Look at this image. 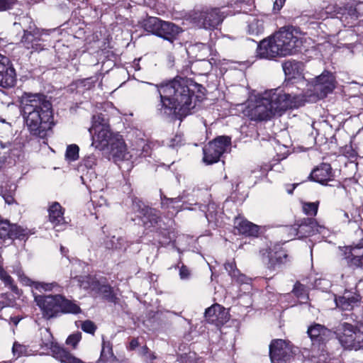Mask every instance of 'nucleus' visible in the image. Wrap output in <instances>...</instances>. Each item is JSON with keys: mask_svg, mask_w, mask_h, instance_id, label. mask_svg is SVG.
<instances>
[{"mask_svg": "<svg viewBox=\"0 0 363 363\" xmlns=\"http://www.w3.org/2000/svg\"><path fill=\"white\" fill-rule=\"evenodd\" d=\"M303 102L304 97L301 94L272 89L250 97L243 112L250 120L267 121L275 116H281L288 109L301 106Z\"/></svg>", "mask_w": 363, "mask_h": 363, "instance_id": "f257e3e1", "label": "nucleus"}, {"mask_svg": "<svg viewBox=\"0 0 363 363\" xmlns=\"http://www.w3.org/2000/svg\"><path fill=\"white\" fill-rule=\"evenodd\" d=\"M162 107L187 115L195 107L196 100L202 97V86L184 78H175L165 84L155 85Z\"/></svg>", "mask_w": 363, "mask_h": 363, "instance_id": "f03ea898", "label": "nucleus"}, {"mask_svg": "<svg viewBox=\"0 0 363 363\" xmlns=\"http://www.w3.org/2000/svg\"><path fill=\"white\" fill-rule=\"evenodd\" d=\"M21 108L24 125L30 135L43 138L55 125L52 104L45 95L24 93Z\"/></svg>", "mask_w": 363, "mask_h": 363, "instance_id": "7ed1b4c3", "label": "nucleus"}, {"mask_svg": "<svg viewBox=\"0 0 363 363\" xmlns=\"http://www.w3.org/2000/svg\"><path fill=\"white\" fill-rule=\"evenodd\" d=\"M301 45L302 40L298 31L292 26H286L262 40L258 45L257 55L262 59L290 55L296 52Z\"/></svg>", "mask_w": 363, "mask_h": 363, "instance_id": "20e7f679", "label": "nucleus"}, {"mask_svg": "<svg viewBox=\"0 0 363 363\" xmlns=\"http://www.w3.org/2000/svg\"><path fill=\"white\" fill-rule=\"evenodd\" d=\"M92 137V145L96 148L104 150L114 142L118 133H114L110 128L108 123L101 114L92 116V125L89 128Z\"/></svg>", "mask_w": 363, "mask_h": 363, "instance_id": "39448f33", "label": "nucleus"}, {"mask_svg": "<svg viewBox=\"0 0 363 363\" xmlns=\"http://www.w3.org/2000/svg\"><path fill=\"white\" fill-rule=\"evenodd\" d=\"M231 139L228 136H219L208 143L203 148V160L206 164L217 162L220 156L230 148Z\"/></svg>", "mask_w": 363, "mask_h": 363, "instance_id": "423d86ee", "label": "nucleus"}, {"mask_svg": "<svg viewBox=\"0 0 363 363\" xmlns=\"http://www.w3.org/2000/svg\"><path fill=\"white\" fill-rule=\"evenodd\" d=\"M292 236H298L299 238L309 237L317 233L325 236L328 230L323 225H320L313 218H304L293 226L286 228Z\"/></svg>", "mask_w": 363, "mask_h": 363, "instance_id": "0eeeda50", "label": "nucleus"}, {"mask_svg": "<svg viewBox=\"0 0 363 363\" xmlns=\"http://www.w3.org/2000/svg\"><path fill=\"white\" fill-rule=\"evenodd\" d=\"M61 295H35L34 300L40 308L43 317L47 320L60 315Z\"/></svg>", "mask_w": 363, "mask_h": 363, "instance_id": "6e6552de", "label": "nucleus"}, {"mask_svg": "<svg viewBox=\"0 0 363 363\" xmlns=\"http://www.w3.org/2000/svg\"><path fill=\"white\" fill-rule=\"evenodd\" d=\"M339 249L349 267L363 269V242L340 247Z\"/></svg>", "mask_w": 363, "mask_h": 363, "instance_id": "1a4fd4ad", "label": "nucleus"}, {"mask_svg": "<svg viewBox=\"0 0 363 363\" xmlns=\"http://www.w3.org/2000/svg\"><path fill=\"white\" fill-rule=\"evenodd\" d=\"M269 356L272 363H288L292 357L291 346L284 340H274L269 345Z\"/></svg>", "mask_w": 363, "mask_h": 363, "instance_id": "9d476101", "label": "nucleus"}, {"mask_svg": "<svg viewBox=\"0 0 363 363\" xmlns=\"http://www.w3.org/2000/svg\"><path fill=\"white\" fill-rule=\"evenodd\" d=\"M43 35H48V32L40 30L35 26H30L28 30H24L21 43L25 48L31 50V52L41 51L44 48L40 42L43 40Z\"/></svg>", "mask_w": 363, "mask_h": 363, "instance_id": "9b49d317", "label": "nucleus"}, {"mask_svg": "<svg viewBox=\"0 0 363 363\" xmlns=\"http://www.w3.org/2000/svg\"><path fill=\"white\" fill-rule=\"evenodd\" d=\"M225 17V12H221L218 8L205 9L200 13L199 23L205 29H214L223 22Z\"/></svg>", "mask_w": 363, "mask_h": 363, "instance_id": "f8f14e48", "label": "nucleus"}, {"mask_svg": "<svg viewBox=\"0 0 363 363\" xmlns=\"http://www.w3.org/2000/svg\"><path fill=\"white\" fill-rule=\"evenodd\" d=\"M336 335L343 347L352 350L358 335V328L350 323H344L337 327Z\"/></svg>", "mask_w": 363, "mask_h": 363, "instance_id": "ddd939ff", "label": "nucleus"}, {"mask_svg": "<svg viewBox=\"0 0 363 363\" xmlns=\"http://www.w3.org/2000/svg\"><path fill=\"white\" fill-rule=\"evenodd\" d=\"M307 333L313 347L323 350V347L333 336L332 332L324 325L314 323L308 327Z\"/></svg>", "mask_w": 363, "mask_h": 363, "instance_id": "4468645a", "label": "nucleus"}, {"mask_svg": "<svg viewBox=\"0 0 363 363\" xmlns=\"http://www.w3.org/2000/svg\"><path fill=\"white\" fill-rule=\"evenodd\" d=\"M28 235L27 229L16 224H11L8 220L3 219L0 216V238L1 240L24 239Z\"/></svg>", "mask_w": 363, "mask_h": 363, "instance_id": "2eb2a0df", "label": "nucleus"}, {"mask_svg": "<svg viewBox=\"0 0 363 363\" xmlns=\"http://www.w3.org/2000/svg\"><path fill=\"white\" fill-rule=\"evenodd\" d=\"M109 154L113 162L119 166L121 162H129L132 157L121 135L120 136H116L114 142L110 145Z\"/></svg>", "mask_w": 363, "mask_h": 363, "instance_id": "dca6fc26", "label": "nucleus"}, {"mask_svg": "<svg viewBox=\"0 0 363 363\" xmlns=\"http://www.w3.org/2000/svg\"><path fill=\"white\" fill-rule=\"evenodd\" d=\"M48 211L49 220L57 230H62L68 225L64 217V208L58 202L51 203Z\"/></svg>", "mask_w": 363, "mask_h": 363, "instance_id": "f3484780", "label": "nucleus"}, {"mask_svg": "<svg viewBox=\"0 0 363 363\" xmlns=\"http://www.w3.org/2000/svg\"><path fill=\"white\" fill-rule=\"evenodd\" d=\"M335 87L334 76L329 72H323L316 77L314 88L316 91H320L323 96L333 91Z\"/></svg>", "mask_w": 363, "mask_h": 363, "instance_id": "a211bd4d", "label": "nucleus"}, {"mask_svg": "<svg viewBox=\"0 0 363 363\" xmlns=\"http://www.w3.org/2000/svg\"><path fill=\"white\" fill-rule=\"evenodd\" d=\"M333 177L334 175L330 164L322 163L313 169L309 178L313 182L326 185L328 182L333 179Z\"/></svg>", "mask_w": 363, "mask_h": 363, "instance_id": "6ab92c4d", "label": "nucleus"}, {"mask_svg": "<svg viewBox=\"0 0 363 363\" xmlns=\"http://www.w3.org/2000/svg\"><path fill=\"white\" fill-rule=\"evenodd\" d=\"M227 312L225 308L216 303L208 308L204 313L206 319L209 323H223L228 320Z\"/></svg>", "mask_w": 363, "mask_h": 363, "instance_id": "aec40b11", "label": "nucleus"}, {"mask_svg": "<svg viewBox=\"0 0 363 363\" xmlns=\"http://www.w3.org/2000/svg\"><path fill=\"white\" fill-rule=\"evenodd\" d=\"M182 31V28L173 23L162 21L157 35L173 43Z\"/></svg>", "mask_w": 363, "mask_h": 363, "instance_id": "412c9836", "label": "nucleus"}, {"mask_svg": "<svg viewBox=\"0 0 363 363\" xmlns=\"http://www.w3.org/2000/svg\"><path fill=\"white\" fill-rule=\"evenodd\" d=\"M234 227L239 233L247 236H257L259 233V226L248 221L241 216L236 217L234 220Z\"/></svg>", "mask_w": 363, "mask_h": 363, "instance_id": "4be33fe9", "label": "nucleus"}, {"mask_svg": "<svg viewBox=\"0 0 363 363\" xmlns=\"http://www.w3.org/2000/svg\"><path fill=\"white\" fill-rule=\"evenodd\" d=\"M337 307L343 311H350L359 301V296L350 292H345L341 296L335 298Z\"/></svg>", "mask_w": 363, "mask_h": 363, "instance_id": "5701e85b", "label": "nucleus"}, {"mask_svg": "<svg viewBox=\"0 0 363 363\" xmlns=\"http://www.w3.org/2000/svg\"><path fill=\"white\" fill-rule=\"evenodd\" d=\"M16 83V73L13 66L11 65L6 67L4 70L0 72V87L9 89L13 87Z\"/></svg>", "mask_w": 363, "mask_h": 363, "instance_id": "b1692460", "label": "nucleus"}, {"mask_svg": "<svg viewBox=\"0 0 363 363\" xmlns=\"http://www.w3.org/2000/svg\"><path fill=\"white\" fill-rule=\"evenodd\" d=\"M133 208L134 209L138 208V211L139 214L138 216L143 220L145 225H147V222H150L151 225L157 222L158 218L155 213V210L144 205L141 208L139 203L134 204Z\"/></svg>", "mask_w": 363, "mask_h": 363, "instance_id": "393cba45", "label": "nucleus"}, {"mask_svg": "<svg viewBox=\"0 0 363 363\" xmlns=\"http://www.w3.org/2000/svg\"><path fill=\"white\" fill-rule=\"evenodd\" d=\"M60 315L62 313L77 315L82 313V309L77 301L67 299L62 296L60 299Z\"/></svg>", "mask_w": 363, "mask_h": 363, "instance_id": "a878e982", "label": "nucleus"}, {"mask_svg": "<svg viewBox=\"0 0 363 363\" xmlns=\"http://www.w3.org/2000/svg\"><path fill=\"white\" fill-rule=\"evenodd\" d=\"M264 30V22L257 17H251L248 20V33L252 35H259Z\"/></svg>", "mask_w": 363, "mask_h": 363, "instance_id": "bb28decb", "label": "nucleus"}, {"mask_svg": "<svg viewBox=\"0 0 363 363\" xmlns=\"http://www.w3.org/2000/svg\"><path fill=\"white\" fill-rule=\"evenodd\" d=\"M161 21L162 20L157 17H149L144 21L143 28L146 31L157 35Z\"/></svg>", "mask_w": 363, "mask_h": 363, "instance_id": "cd10ccee", "label": "nucleus"}, {"mask_svg": "<svg viewBox=\"0 0 363 363\" xmlns=\"http://www.w3.org/2000/svg\"><path fill=\"white\" fill-rule=\"evenodd\" d=\"M299 67L298 62L288 61L283 64L284 72L289 79L295 78L299 74Z\"/></svg>", "mask_w": 363, "mask_h": 363, "instance_id": "c85d7f7f", "label": "nucleus"}, {"mask_svg": "<svg viewBox=\"0 0 363 363\" xmlns=\"http://www.w3.org/2000/svg\"><path fill=\"white\" fill-rule=\"evenodd\" d=\"M114 357L112 345L109 341L103 340L101 352V360L103 362H108Z\"/></svg>", "mask_w": 363, "mask_h": 363, "instance_id": "c756f323", "label": "nucleus"}, {"mask_svg": "<svg viewBox=\"0 0 363 363\" xmlns=\"http://www.w3.org/2000/svg\"><path fill=\"white\" fill-rule=\"evenodd\" d=\"M0 279L4 283L5 286L11 289L13 292L18 293V287L13 284L11 277L0 265Z\"/></svg>", "mask_w": 363, "mask_h": 363, "instance_id": "7c9ffc66", "label": "nucleus"}, {"mask_svg": "<svg viewBox=\"0 0 363 363\" xmlns=\"http://www.w3.org/2000/svg\"><path fill=\"white\" fill-rule=\"evenodd\" d=\"M319 201L315 202H303L302 209L303 213L310 216H315L318 213Z\"/></svg>", "mask_w": 363, "mask_h": 363, "instance_id": "2f4dec72", "label": "nucleus"}, {"mask_svg": "<svg viewBox=\"0 0 363 363\" xmlns=\"http://www.w3.org/2000/svg\"><path fill=\"white\" fill-rule=\"evenodd\" d=\"M12 353L14 357L16 358L21 357L22 356H28L30 355V352L27 346L22 345L18 342H15L13 345L12 347Z\"/></svg>", "mask_w": 363, "mask_h": 363, "instance_id": "473e14b6", "label": "nucleus"}, {"mask_svg": "<svg viewBox=\"0 0 363 363\" xmlns=\"http://www.w3.org/2000/svg\"><path fill=\"white\" fill-rule=\"evenodd\" d=\"M79 147L77 145H69L67 146L65 158L69 162H73L79 158Z\"/></svg>", "mask_w": 363, "mask_h": 363, "instance_id": "72a5a7b5", "label": "nucleus"}, {"mask_svg": "<svg viewBox=\"0 0 363 363\" xmlns=\"http://www.w3.org/2000/svg\"><path fill=\"white\" fill-rule=\"evenodd\" d=\"M29 284L33 286L36 290L39 291H52L53 287L55 286L53 283H44L38 281H33L28 280Z\"/></svg>", "mask_w": 363, "mask_h": 363, "instance_id": "f704fd0d", "label": "nucleus"}, {"mask_svg": "<svg viewBox=\"0 0 363 363\" xmlns=\"http://www.w3.org/2000/svg\"><path fill=\"white\" fill-rule=\"evenodd\" d=\"M293 293L299 298L308 299V294L306 287L299 282L294 284Z\"/></svg>", "mask_w": 363, "mask_h": 363, "instance_id": "c9c22d12", "label": "nucleus"}, {"mask_svg": "<svg viewBox=\"0 0 363 363\" xmlns=\"http://www.w3.org/2000/svg\"><path fill=\"white\" fill-rule=\"evenodd\" d=\"M180 202V199L179 198L174 199H168L166 196H161V205L162 208H177V206L176 204Z\"/></svg>", "mask_w": 363, "mask_h": 363, "instance_id": "e433bc0d", "label": "nucleus"}, {"mask_svg": "<svg viewBox=\"0 0 363 363\" xmlns=\"http://www.w3.org/2000/svg\"><path fill=\"white\" fill-rule=\"evenodd\" d=\"M82 339V333L80 332H77L75 333H73L70 335L67 340L66 343L68 345H71L73 348H76L77 344Z\"/></svg>", "mask_w": 363, "mask_h": 363, "instance_id": "4c0bfd02", "label": "nucleus"}, {"mask_svg": "<svg viewBox=\"0 0 363 363\" xmlns=\"http://www.w3.org/2000/svg\"><path fill=\"white\" fill-rule=\"evenodd\" d=\"M336 216L338 220L344 224L350 223L354 219L347 212L343 210H339L336 213Z\"/></svg>", "mask_w": 363, "mask_h": 363, "instance_id": "58836bf2", "label": "nucleus"}, {"mask_svg": "<svg viewBox=\"0 0 363 363\" xmlns=\"http://www.w3.org/2000/svg\"><path fill=\"white\" fill-rule=\"evenodd\" d=\"M363 349V326L358 328V335L355 340L352 350H358Z\"/></svg>", "mask_w": 363, "mask_h": 363, "instance_id": "ea45409f", "label": "nucleus"}, {"mask_svg": "<svg viewBox=\"0 0 363 363\" xmlns=\"http://www.w3.org/2000/svg\"><path fill=\"white\" fill-rule=\"evenodd\" d=\"M225 269L231 277H235L239 274V270L237 269L234 261L225 263Z\"/></svg>", "mask_w": 363, "mask_h": 363, "instance_id": "a19ab883", "label": "nucleus"}, {"mask_svg": "<svg viewBox=\"0 0 363 363\" xmlns=\"http://www.w3.org/2000/svg\"><path fill=\"white\" fill-rule=\"evenodd\" d=\"M82 329L85 333L94 334L96 330V326L92 321L85 320L82 323Z\"/></svg>", "mask_w": 363, "mask_h": 363, "instance_id": "79ce46f5", "label": "nucleus"}, {"mask_svg": "<svg viewBox=\"0 0 363 363\" xmlns=\"http://www.w3.org/2000/svg\"><path fill=\"white\" fill-rule=\"evenodd\" d=\"M83 165L87 169H92L96 164V158L94 155L86 156L82 161Z\"/></svg>", "mask_w": 363, "mask_h": 363, "instance_id": "37998d69", "label": "nucleus"}, {"mask_svg": "<svg viewBox=\"0 0 363 363\" xmlns=\"http://www.w3.org/2000/svg\"><path fill=\"white\" fill-rule=\"evenodd\" d=\"M16 4V0H0V11L11 9Z\"/></svg>", "mask_w": 363, "mask_h": 363, "instance_id": "c03bdc74", "label": "nucleus"}, {"mask_svg": "<svg viewBox=\"0 0 363 363\" xmlns=\"http://www.w3.org/2000/svg\"><path fill=\"white\" fill-rule=\"evenodd\" d=\"M191 275L190 270L188 269V267L182 264L179 268V277L181 279H189Z\"/></svg>", "mask_w": 363, "mask_h": 363, "instance_id": "a18cd8bd", "label": "nucleus"}, {"mask_svg": "<svg viewBox=\"0 0 363 363\" xmlns=\"http://www.w3.org/2000/svg\"><path fill=\"white\" fill-rule=\"evenodd\" d=\"M236 281L240 284H248L250 281V279L247 278L245 274H241L239 272V274L235 277H233Z\"/></svg>", "mask_w": 363, "mask_h": 363, "instance_id": "49530a36", "label": "nucleus"}, {"mask_svg": "<svg viewBox=\"0 0 363 363\" xmlns=\"http://www.w3.org/2000/svg\"><path fill=\"white\" fill-rule=\"evenodd\" d=\"M139 341L138 338H133L130 342L129 345L127 347L128 350H134L136 347L139 346Z\"/></svg>", "mask_w": 363, "mask_h": 363, "instance_id": "de8ad7c7", "label": "nucleus"}, {"mask_svg": "<svg viewBox=\"0 0 363 363\" xmlns=\"http://www.w3.org/2000/svg\"><path fill=\"white\" fill-rule=\"evenodd\" d=\"M286 0H275L274 2V11H279L284 6Z\"/></svg>", "mask_w": 363, "mask_h": 363, "instance_id": "09e8293b", "label": "nucleus"}, {"mask_svg": "<svg viewBox=\"0 0 363 363\" xmlns=\"http://www.w3.org/2000/svg\"><path fill=\"white\" fill-rule=\"evenodd\" d=\"M149 352H150V350L147 346L142 347L139 350L140 354L142 356H144V357L147 356V354L149 353Z\"/></svg>", "mask_w": 363, "mask_h": 363, "instance_id": "8fccbe9b", "label": "nucleus"}, {"mask_svg": "<svg viewBox=\"0 0 363 363\" xmlns=\"http://www.w3.org/2000/svg\"><path fill=\"white\" fill-rule=\"evenodd\" d=\"M4 199L5 202L6 203H8L9 205L12 204L14 202V199L13 198L12 196H10V195L4 196Z\"/></svg>", "mask_w": 363, "mask_h": 363, "instance_id": "3c124183", "label": "nucleus"}, {"mask_svg": "<svg viewBox=\"0 0 363 363\" xmlns=\"http://www.w3.org/2000/svg\"><path fill=\"white\" fill-rule=\"evenodd\" d=\"M101 290L104 293L108 294L106 296H108L111 294V288L109 286H104Z\"/></svg>", "mask_w": 363, "mask_h": 363, "instance_id": "603ef678", "label": "nucleus"}, {"mask_svg": "<svg viewBox=\"0 0 363 363\" xmlns=\"http://www.w3.org/2000/svg\"><path fill=\"white\" fill-rule=\"evenodd\" d=\"M139 61H140V59L139 60H135L134 62H133V67L135 68V70H140V67L139 66Z\"/></svg>", "mask_w": 363, "mask_h": 363, "instance_id": "864d4df0", "label": "nucleus"}, {"mask_svg": "<svg viewBox=\"0 0 363 363\" xmlns=\"http://www.w3.org/2000/svg\"><path fill=\"white\" fill-rule=\"evenodd\" d=\"M145 357H146L147 359H148L150 360H154L155 359H156L155 355L152 352H151L150 351L147 354V356H145Z\"/></svg>", "mask_w": 363, "mask_h": 363, "instance_id": "5fc2aeb1", "label": "nucleus"}, {"mask_svg": "<svg viewBox=\"0 0 363 363\" xmlns=\"http://www.w3.org/2000/svg\"><path fill=\"white\" fill-rule=\"evenodd\" d=\"M5 164V157H0V169L4 167Z\"/></svg>", "mask_w": 363, "mask_h": 363, "instance_id": "6e6d98bb", "label": "nucleus"}, {"mask_svg": "<svg viewBox=\"0 0 363 363\" xmlns=\"http://www.w3.org/2000/svg\"><path fill=\"white\" fill-rule=\"evenodd\" d=\"M238 1L241 2V3H245V4H252L254 0H238Z\"/></svg>", "mask_w": 363, "mask_h": 363, "instance_id": "4d7b16f0", "label": "nucleus"}, {"mask_svg": "<svg viewBox=\"0 0 363 363\" xmlns=\"http://www.w3.org/2000/svg\"><path fill=\"white\" fill-rule=\"evenodd\" d=\"M60 250H61L62 254H63L64 255H65L66 252L67 251L63 246L60 247Z\"/></svg>", "mask_w": 363, "mask_h": 363, "instance_id": "13d9d810", "label": "nucleus"}, {"mask_svg": "<svg viewBox=\"0 0 363 363\" xmlns=\"http://www.w3.org/2000/svg\"><path fill=\"white\" fill-rule=\"evenodd\" d=\"M295 187H296V186H295V185H294V186H293V188H292L291 189H287L288 193H289V194H292V193H293L294 189H295Z\"/></svg>", "mask_w": 363, "mask_h": 363, "instance_id": "bf43d9fd", "label": "nucleus"}, {"mask_svg": "<svg viewBox=\"0 0 363 363\" xmlns=\"http://www.w3.org/2000/svg\"><path fill=\"white\" fill-rule=\"evenodd\" d=\"M86 80H91V82L95 83L97 80V78L94 79L93 77H90V78L86 79Z\"/></svg>", "mask_w": 363, "mask_h": 363, "instance_id": "052dcab7", "label": "nucleus"}, {"mask_svg": "<svg viewBox=\"0 0 363 363\" xmlns=\"http://www.w3.org/2000/svg\"><path fill=\"white\" fill-rule=\"evenodd\" d=\"M79 282H80V286H83L84 288H86L87 286L86 285H84L83 282L80 281V279L78 280Z\"/></svg>", "mask_w": 363, "mask_h": 363, "instance_id": "680f3d73", "label": "nucleus"}, {"mask_svg": "<svg viewBox=\"0 0 363 363\" xmlns=\"http://www.w3.org/2000/svg\"><path fill=\"white\" fill-rule=\"evenodd\" d=\"M75 265L81 266L82 264L79 262H76L75 264H73V266H75Z\"/></svg>", "mask_w": 363, "mask_h": 363, "instance_id": "e2e57ef3", "label": "nucleus"}, {"mask_svg": "<svg viewBox=\"0 0 363 363\" xmlns=\"http://www.w3.org/2000/svg\"><path fill=\"white\" fill-rule=\"evenodd\" d=\"M128 169H130L132 167V164L130 163H128Z\"/></svg>", "mask_w": 363, "mask_h": 363, "instance_id": "0e129e2a", "label": "nucleus"}, {"mask_svg": "<svg viewBox=\"0 0 363 363\" xmlns=\"http://www.w3.org/2000/svg\"><path fill=\"white\" fill-rule=\"evenodd\" d=\"M202 47L204 49H207L208 48L207 46L206 45H204V44H202Z\"/></svg>", "mask_w": 363, "mask_h": 363, "instance_id": "69168bd1", "label": "nucleus"}, {"mask_svg": "<svg viewBox=\"0 0 363 363\" xmlns=\"http://www.w3.org/2000/svg\"><path fill=\"white\" fill-rule=\"evenodd\" d=\"M13 322L15 323V324H17V323H18V320H17L14 319V320H13Z\"/></svg>", "mask_w": 363, "mask_h": 363, "instance_id": "338daca9", "label": "nucleus"}, {"mask_svg": "<svg viewBox=\"0 0 363 363\" xmlns=\"http://www.w3.org/2000/svg\"><path fill=\"white\" fill-rule=\"evenodd\" d=\"M284 258L286 259V257H287V255H286V254H284Z\"/></svg>", "mask_w": 363, "mask_h": 363, "instance_id": "774afa93", "label": "nucleus"}]
</instances>
